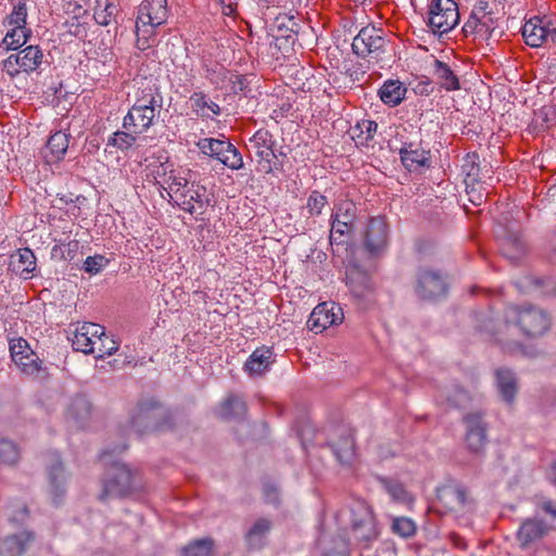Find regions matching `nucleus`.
Returning <instances> with one entry per match:
<instances>
[{"label": "nucleus", "mask_w": 556, "mask_h": 556, "mask_svg": "<svg viewBox=\"0 0 556 556\" xmlns=\"http://www.w3.org/2000/svg\"><path fill=\"white\" fill-rule=\"evenodd\" d=\"M549 328L551 318L543 309L535 306H513L505 311L504 319L497 323L492 334L505 350L515 352L521 348L518 333L526 338H538Z\"/></svg>", "instance_id": "f257e3e1"}, {"label": "nucleus", "mask_w": 556, "mask_h": 556, "mask_svg": "<svg viewBox=\"0 0 556 556\" xmlns=\"http://www.w3.org/2000/svg\"><path fill=\"white\" fill-rule=\"evenodd\" d=\"M163 105L162 93L153 81L138 89L136 102L123 119V127L135 134H143L154 123Z\"/></svg>", "instance_id": "f03ea898"}, {"label": "nucleus", "mask_w": 556, "mask_h": 556, "mask_svg": "<svg viewBox=\"0 0 556 556\" xmlns=\"http://www.w3.org/2000/svg\"><path fill=\"white\" fill-rule=\"evenodd\" d=\"M164 176V184L167 185L164 189L174 204L191 215H202L205 212L208 201L205 199L206 189L203 186L189 182L175 170Z\"/></svg>", "instance_id": "7ed1b4c3"}, {"label": "nucleus", "mask_w": 556, "mask_h": 556, "mask_svg": "<svg viewBox=\"0 0 556 556\" xmlns=\"http://www.w3.org/2000/svg\"><path fill=\"white\" fill-rule=\"evenodd\" d=\"M168 17L167 0H143L137 13V48L144 51L156 42L155 29Z\"/></svg>", "instance_id": "20e7f679"}, {"label": "nucleus", "mask_w": 556, "mask_h": 556, "mask_svg": "<svg viewBox=\"0 0 556 556\" xmlns=\"http://www.w3.org/2000/svg\"><path fill=\"white\" fill-rule=\"evenodd\" d=\"M437 497L445 514H453L456 519L468 523V515L476 508V501L469 489L458 482L446 483L437 490Z\"/></svg>", "instance_id": "39448f33"}, {"label": "nucleus", "mask_w": 556, "mask_h": 556, "mask_svg": "<svg viewBox=\"0 0 556 556\" xmlns=\"http://www.w3.org/2000/svg\"><path fill=\"white\" fill-rule=\"evenodd\" d=\"M170 427L172 418L168 409L154 401L140 403L130 420V428L138 435Z\"/></svg>", "instance_id": "423d86ee"}, {"label": "nucleus", "mask_w": 556, "mask_h": 556, "mask_svg": "<svg viewBox=\"0 0 556 556\" xmlns=\"http://www.w3.org/2000/svg\"><path fill=\"white\" fill-rule=\"evenodd\" d=\"M10 355L14 364L27 377L45 380L49 377L43 361L33 351L27 340L8 336Z\"/></svg>", "instance_id": "0eeeda50"}, {"label": "nucleus", "mask_w": 556, "mask_h": 556, "mask_svg": "<svg viewBox=\"0 0 556 556\" xmlns=\"http://www.w3.org/2000/svg\"><path fill=\"white\" fill-rule=\"evenodd\" d=\"M351 531L361 549L369 548L378 540L376 518L365 502H357L351 507Z\"/></svg>", "instance_id": "6e6552de"}, {"label": "nucleus", "mask_w": 556, "mask_h": 556, "mask_svg": "<svg viewBox=\"0 0 556 556\" xmlns=\"http://www.w3.org/2000/svg\"><path fill=\"white\" fill-rule=\"evenodd\" d=\"M357 222V206L349 199H342L334 203L330 216V243L341 244L354 233Z\"/></svg>", "instance_id": "1a4fd4ad"}, {"label": "nucleus", "mask_w": 556, "mask_h": 556, "mask_svg": "<svg viewBox=\"0 0 556 556\" xmlns=\"http://www.w3.org/2000/svg\"><path fill=\"white\" fill-rule=\"evenodd\" d=\"M136 488L135 473L125 464L115 463L106 470L99 498L100 501H106L112 497H123Z\"/></svg>", "instance_id": "9d476101"}, {"label": "nucleus", "mask_w": 556, "mask_h": 556, "mask_svg": "<svg viewBox=\"0 0 556 556\" xmlns=\"http://www.w3.org/2000/svg\"><path fill=\"white\" fill-rule=\"evenodd\" d=\"M414 292L422 301H437L447 293V282L441 270L419 267L415 275Z\"/></svg>", "instance_id": "9b49d317"}, {"label": "nucleus", "mask_w": 556, "mask_h": 556, "mask_svg": "<svg viewBox=\"0 0 556 556\" xmlns=\"http://www.w3.org/2000/svg\"><path fill=\"white\" fill-rule=\"evenodd\" d=\"M250 150L254 151L257 157V170L263 174H270L281 168L275 153L276 140L267 129H258L249 140Z\"/></svg>", "instance_id": "f8f14e48"}, {"label": "nucleus", "mask_w": 556, "mask_h": 556, "mask_svg": "<svg viewBox=\"0 0 556 556\" xmlns=\"http://www.w3.org/2000/svg\"><path fill=\"white\" fill-rule=\"evenodd\" d=\"M459 22L457 3L454 0H432L428 10V26L434 34L443 35Z\"/></svg>", "instance_id": "ddd939ff"}, {"label": "nucleus", "mask_w": 556, "mask_h": 556, "mask_svg": "<svg viewBox=\"0 0 556 556\" xmlns=\"http://www.w3.org/2000/svg\"><path fill=\"white\" fill-rule=\"evenodd\" d=\"M200 150L210 155L232 170L243 167V159L240 151L229 141L215 138H204L199 141Z\"/></svg>", "instance_id": "4468645a"}, {"label": "nucleus", "mask_w": 556, "mask_h": 556, "mask_svg": "<svg viewBox=\"0 0 556 556\" xmlns=\"http://www.w3.org/2000/svg\"><path fill=\"white\" fill-rule=\"evenodd\" d=\"M386 45L387 39L383 36V30L368 25L363 27L354 37L352 50L357 56H370L378 61L381 53L384 52Z\"/></svg>", "instance_id": "2eb2a0df"}, {"label": "nucleus", "mask_w": 556, "mask_h": 556, "mask_svg": "<svg viewBox=\"0 0 556 556\" xmlns=\"http://www.w3.org/2000/svg\"><path fill=\"white\" fill-rule=\"evenodd\" d=\"M465 443L471 453L480 454L484 451L488 443V425L483 415L480 413H469L464 416Z\"/></svg>", "instance_id": "dca6fc26"}, {"label": "nucleus", "mask_w": 556, "mask_h": 556, "mask_svg": "<svg viewBox=\"0 0 556 556\" xmlns=\"http://www.w3.org/2000/svg\"><path fill=\"white\" fill-rule=\"evenodd\" d=\"M343 318V311L339 304L334 302H323L311 313L307 327L309 330L319 333L328 327L340 325Z\"/></svg>", "instance_id": "f3484780"}, {"label": "nucleus", "mask_w": 556, "mask_h": 556, "mask_svg": "<svg viewBox=\"0 0 556 556\" xmlns=\"http://www.w3.org/2000/svg\"><path fill=\"white\" fill-rule=\"evenodd\" d=\"M475 16H478L480 24V42L484 41L491 46L498 41L504 31L500 27L498 18L493 12L486 11V3L480 2L475 7Z\"/></svg>", "instance_id": "a211bd4d"}, {"label": "nucleus", "mask_w": 556, "mask_h": 556, "mask_svg": "<svg viewBox=\"0 0 556 556\" xmlns=\"http://www.w3.org/2000/svg\"><path fill=\"white\" fill-rule=\"evenodd\" d=\"M551 531V527L541 518L531 517L525 519L516 533V540L520 548L526 549L533 543L545 538Z\"/></svg>", "instance_id": "6ab92c4d"}, {"label": "nucleus", "mask_w": 556, "mask_h": 556, "mask_svg": "<svg viewBox=\"0 0 556 556\" xmlns=\"http://www.w3.org/2000/svg\"><path fill=\"white\" fill-rule=\"evenodd\" d=\"M98 333L103 334V327L93 323H84L78 325L68 339L72 342L74 351L84 354H92L94 352V337Z\"/></svg>", "instance_id": "aec40b11"}, {"label": "nucleus", "mask_w": 556, "mask_h": 556, "mask_svg": "<svg viewBox=\"0 0 556 556\" xmlns=\"http://www.w3.org/2000/svg\"><path fill=\"white\" fill-rule=\"evenodd\" d=\"M275 363V353L273 348L261 346L252 352L243 365L244 371L250 377H261L270 369Z\"/></svg>", "instance_id": "412c9836"}, {"label": "nucleus", "mask_w": 556, "mask_h": 556, "mask_svg": "<svg viewBox=\"0 0 556 556\" xmlns=\"http://www.w3.org/2000/svg\"><path fill=\"white\" fill-rule=\"evenodd\" d=\"M549 20L533 17L522 26V37L528 46L539 48L549 42Z\"/></svg>", "instance_id": "4be33fe9"}, {"label": "nucleus", "mask_w": 556, "mask_h": 556, "mask_svg": "<svg viewBox=\"0 0 556 556\" xmlns=\"http://www.w3.org/2000/svg\"><path fill=\"white\" fill-rule=\"evenodd\" d=\"M387 239L388 227L386 222L380 217L371 218L365 233L366 249L371 253L378 252L386 245Z\"/></svg>", "instance_id": "5701e85b"}, {"label": "nucleus", "mask_w": 556, "mask_h": 556, "mask_svg": "<svg viewBox=\"0 0 556 556\" xmlns=\"http://www.w3.org/2000/svg\"><path fill=\"white\" fill-rule=\"evenodd\" d=\"M34 541V533L23 531L8 535L0 542V556H22Z\"/></svg>", "instance_id": "b1692460"}, {"label": "nucleus", "mask_w": 556, "mask_h": 556, "mask_svg": "<svg viewBox=\"0 0 556 556\" xmlns=\"http://www.w3.org/2000/svg\"><path fill=\"white\" fill-rule=\"evenodd\" d=\"M403 165L410 172L422 167H430V152L424 149H413V144H405L400 150Z\"/></svg>", "instance_id": "393cba45"}, {"label": "nucleus", "mask_w": 556, "mask_h": 556, "mask_svg": "<svg viewBox=\"0 0 556 556\" xmlns=\"http://www.w3.org/2000/svg\"><path fill=\"white\" fill-rule=\"evenodd\" d=\"M271 528L273 521L269 518L261 517L256 519L244 535L249 548H262Z\"/></svg>", "instance_id": "a878e982"}, {"label": "nucleus", "mask_w": 556, "mask_h": 556, "mask_svg": "<svg viewBox=\"0 0 556 556\" xmlns=\"http://www.w3.org/2000/svg\"><path fill=\"white\" fill-rule=\"evenodd\" d=\"M433 76L437 84L446 91H456L460 89V81L457 74L443 61L434 60Z\"/></svg>", "instance_id": "bb28decb"}, {"label": "nucleus", "mask_w": 556, "mask_h": 556, "mask_svg": "<svg viewBox=\"0 0 556 556\" xmlns=\"http://www.w3.org/2000/svg\"><path fill=\"white\" fill-rule=\"evenodd\" d=\"M247 410V403L240 395L229 394L220 403L217 415L224 420L240 419L245 416Z\"/></svg>", "instance_id": "cd10ccee"}, {"label": "nucleus", "mask_w": 556, "mask_h": 556, "mask_svg": "<svg viewBox=\"0 0 556 556\" xmlns=\"http://www.w3.org/2000/svg\"><path fill=\"white\" fill-rule=\"evenodd\" d=\"M189 104L192 112L200 117L208 118L220 114V108L217 103L207 98L202 91L193 92L189 98Z\"/></svg>", "instance_id": "c85d7f7f"}, {"label": "nucleus", "mask_w": 556, "mask_h": 556, "mask_svg": "<svg viewBox=\"0 0 556 556\" xmlns=\"http://www.w3.org/2000/svg\"><path fill=\"white\" fill-rule=\"evenodd\" d=\"M10 267L20 276L28 278L36 268L35 254L30 249H20L15 254L11 255Z\"/></svg>", "instance_id": "c756f323"}, {"label": "nucleus", "mask_w": 556, "mask_h": 556, "mask_svg": "<svg viewBox=\"0 0 556 556\" xmlns=\"http://www.w3.org/2000/svg\"><path fill=\"white\" fill-rule=\"evenodd\" d=\"M346 286L355 298H363L370 289V278L356 266L348 267Z\"/></svg>", "instance_id": "7c9ffc66"}, {"label": "nucleus", "mask_w": 556, "mask_h": 556, "mask_svg": "<svg viewBox=\"0 0 556 556\" xmlns=\"http://www.w3.org/2000/svg\"><path fill=\"white\" fill-rule=\"evenodd\" d=\"M271 31L276 41L285 40L287 43H293L298 35V23L291 16L280 15L276 17Z\"/></svg>", "instance_id": "2f4dec72"}, {"label": "nucleus", "mask_w": 556, "mask_h": 556, "mask_svg": "<svg viewBox=\"0 0 556 556\" xmlns=\"http://www.w3.org/2000/svg\"><path fill=\"white\" fill-rule=\"evenodd\" d=\"M91 410L90 401L85 395H76L66 408V417L80 426L90 418Z\"/></svg>", "instance_id": "473e14b6"}, {"label": "nucleus", "mask_w": 556, "mask_h": 556, "mask_svg": "<svg viewBox=\"0 0 556 556\" xmlns=\"http://www.w3.org/2000/svg\"><path fill=\"white\" fill-rule=\"evenodd\" d=\"M407 89L400 80H387L379 89L381 101L389 106L399 105L405 98Z\"/></svg>", "instance_id": "72a5a7b5"}, {"label": "nucleus", "mask_w": 556, "mask_h": 556, "mask_svg": "<svg viewBox=\"0 0 556 556\" xmlns=\"http://www.w3.org/2000/svg\"><path fill=\"white\" fill-rule=\"evenodd\" d=\"M495 378L498 391L504 401L511 403L517 393V380L515 374L507 368H497Z\"/></svg>", "instance_id": "f704fd0d"}, {"label": "nucleus", "mask_w": 556, "mask_h": 556, "mask_svg": "<svg viewBox=\"0 0 556 556\" xmlns=\"http://www.w3.org/2000/svg\"><path fill=\"white\" fill-rule=\"evenodd\" d=\"M378 124L370 119H361L351 128V137L356 144L368 147L377 134Z\"/></svg>", "instance_id": "c9c22d12"}, {"label": "nucleus", "mask_w": 556, "mask_h": 556, "mask_svg": "<svg viewBox=\"0 0 556 556\" xmlns=\"http://www.w3.org/2000/svg\"><path fill=\"white\" fill-rule=\"evenodd\" d=\"M23 72L30 73L39 68L43 60V53L38 46H27L16 53Z\"/></svg>", "instance_id": "e433bc0d"}, {"label": "nucleus", "mask_w": 556, "mask_h": 556, "mask_svg": "<svg viewBox=\"0 0 556 556\" xmlns=\"http://www.w3.org/2000/svg\"><path fill=\"white\" fill-rule=\"evenodd\" d=\"M68 135L63 131H56L51 135L47 142V150L50 153V162H56L63 159L68 149Z\"/></svg>", "instance_id": "4c0bfd02"}, {"label": "nucleus", "mask_w": 556, "mask_h": 556, "mask_svg": "<svg viewBox=\"0 0 556 556\" xmlns=\"http://www.w3.org/2000/svg\"><path fill=\"white\" fill-rule=\"evenodd\" d=\"M49 481L51 485V493L53 495V501L58 503L65 494L64 489V468L62 463L56 460L49 469Z\"/></svg>", "instance_id": "58836bf2"}, {"label": "nucleus", "mask_w": 556, "mask_h": 556, "mask_svg": "<svg viewBox=\"0 0 556 556\" xmlns=\"http://www.w3.org/2000/svg\"><path fill=\"white\" fill-rule=\"evenodd\" d=\"M215 542L211 538L198 539L180 549V556H213Z\"/></svg>", "instance_id": "ea45409f"}, {"label": "nucleus", "mask_w": 556, "mask_h": 556, "mask_svg": "<svg viewBox=\"0 0 556 556\" xmlns=\"http://www.w3.org/2000/svg\"><path fill=\"white\" fill-rule=\"evenodd\" d=\"M30 30L26 27H12L3 38L0 47L5 50H17L24 46L29 37Z\"/></svg>", "instance_id": "a19ab883"}, {"label": "nucleus", "mask_w": 556, "mask_h": 556, "mask_svg": "<svg viewBox=\"0 0 556 556\" xmlns=\"http://www.w3.org/2000/svg\"><path fill=\"white\" fill-rule=\"evenodd\" d=\"M333 452L341 463H348L354 455V439L350 431H344L341 439L332 444Z\"/></svg>", "instance_id": "79ce46f5"}, {"label": "nucleus", "mask_w": 556, "mask_h": 556, "mask_svg": "<svg viewBox=\"0 0 556 556\" xmlns=\"http://www.w3.org/2000/svg\"><path fill=\"white\" fill-rule=\"evenodd\" d=\"M94 352L92 353L96 358H104L115 353L118 349V343L103 330V334L98 333L94 337Z\"/></svg>", "instance_id": "37998d69"}, {"label": "nucleus", "mask_w": 556, "mask_h": 556, "mask_svg": "<svg viewBox=\"0 0 556 556\" xmlns=\"http://www.w3.org/2000/svg\"><path fill=\"white\" fill-rule=\"evenodd\" d=\"M381 483L384 488V490L391 495V497L394 501L401 502V503H408L412 501V497L405 486L392 479L383 478L381 479Z\"/></svg>", "instance_id": "c03bdc74"}, {"label": "nucleus", "mask_w": 556, "mask_h": 556, "mask_svg": "<svg viewBox=\"0 0 556 556\" xmlns=\"http://www.w3.org/2000/svg\"><path fill=\"white\" fill-rule=\"evenodd\" d=\"M20 459V450L17 445L8 439L0 438V463L4 465H14Z\"/></svg>", "instance_id": "a18cd8bd"}, {"label": "nucleus", "mask_w": 556, "mask_h": 556, "mask_svg": "<svg viewBox=\"0 0 556 556\" xmlns=\"http://www.w3.org/2000/svg\"><path fill=\"white\" fill-rule=\"evenodd\" d=\"M502 252L510 260H517L525 253V244L516 235L508 236L502 243Z\"/></svg>", "instance_id": "49530a36"}, {"label": "nucleus", "mask_w": 556, "mask_h": 556, "mask_svg": "<svg viewBox=\"0 0 556 556\" xmlns=\"http://www.w3.org/2000/svg\"><path fill=\"white\" fill-rule=\"evenodd\" d=\"M137 135L134 131L126 130H117L109 138V146L115 147L119 150H127L131 148L136 140Z\"/></svg>", "instance_id": "de8ad7c7"}, {"label": "nucleus", "mask_w": 556, "mask_h": 556, "mask_svg": "<svg viewBox=\"0 0 556 556\" xmlns=\"http://www.w3.org/2000/svg\"><path fill=\"white\" fill-rule=\"evenodd\" d=\"M391 529L393 533L402 538H410L416 533V523L407 517H395L392 520Z\"/></svg>", "instance_id": "09e8293b"}, {"label": "nucleus", "mask_w": 556, "mask_h": 556, "mask_svg": "<svg viewBox=\"0 0 556 556\" xmlns=\"http://www.w3.org/2000/svg\"><path fill=\"white\" fill-rule=\"evenodd\" d=\"M27 20V8L24 1H18L11 12V14L4 20V24L12 27H26Z\"/></svg>", "instance_id": "8fccbe9b"}, {"label": "nucleus", "mask_w": 556, "mask_h": 556, "mask_svg": "<svg viewBox=\"0 0 556 556\" xmlns=\"http://www.w3.org/2000/svg\"><path fill=\"white\" fill-rule=\"evenodd\" d=\"M110 264V260L102 255L96 254L93 256H88L83 265V270L89 275H97L102 271Z\"/></svg>", "instance_id": "3c124183"}, {"label": "nucleus", "mask_w": 556, "mask_h": 556, "mask_svg": "<svg viewBox=\"0 0 556 556\" xmlns=\"http://www.w3.org/2000/svg\"><path fill=\"white\" fill-rule=\"evenodd\" d=\"M327 204V197L313 190L307 198L306 207L311 216H319Z\"/></svg>", "instance_id": "603ef678"}, {"label": "nucleus", "mask_w": 556, "mask_h": 556, "mask_svg": "<svg viewBox=\"0 0 556 556\" xmlns=\"http://www.w3.org/2000/svg\"><path fill=\"white\" fill-rule=\"evenodd\" d=\"M8 515L11 522L22 523L28 518V509L24 503H13L8 507Z\"/></svg>", "instance_id": "864d4df0"}, {"label": "nucleus", "mask_w": 556, "mask_h": 556, "mask_svg": "<svg viewBox=\"0 0 556 556\" xmlns=\"http://www.w3.org/2000/svg\"><path fill=\"white\" fill-rule=\"evenodd\" d=\"M479 156L477 153L467 154L465 162L463 164V169L466 173L467 177L472 181L479 179L480 167L477 163Z\"/></svg>", "instance_id": "5fc2aeb1"}, {"label": "nucleus", "mask_w": 556, "mask_h": 556, "mask_svg": "<svg viewBox=\"0 0 556 556\" xmlns=\"http://www.w3.org/2000/svg\"><path fill=\"white\" fill-rule=\"evenodd\" d=\"M116 12V7L112 3H108L104 9L96 10L94 20L99 25L108 26Z\"/></svg>", "instance_id": "6e6d98bb"}, {"label": "nucleus", "mask_w": 556, "mask_h": 556, "mask_svg": "<svg viewBox=\"0 0 556 556\" xmlns=\"http://www.w3.org/2000/svg\"><path fill=\"white\" fill-rule=\"evenodd\" d=\"M2 68L12 78L17 76L21 72H23L21 62L18 60V55H16V53L9 55L2 62Z\"/></svg>", "instance_id": "4d7b16f0"}, {"label": "nucleus", "mask_w": 556, "mask_h": 556, "mask_svg": "<svg viewBox=\"0 0 556 556\" xmlns=\"http://www.w3.org/2000/svg\"><path fill=\"white\" fill-rule=\"evenodd\" d=\"M463 30L466 36L473 35L475 39L480 41V24L478 16H475V9L472 10L467 22L465 23Z\"/></svg>", "instance_id": "13d9d810"}, {"label": "nucleus", "mask_w": 556, "mask_h": 556, "mask_svg": "<svg viewBox=\"0 0 556 556\" xmlns=\"http://www.w3.org/2000/svg\"><path fill=\"white\" fill-rule=\"evenodd\" d=\"M447 401L451 403L452 406L460 407L464 406L469 401V395L465 390L456 388L455 394L453 396H448Z\"/></svg>", "instance_id": "bf43d9fd"}, {"label": "nucleus", "mask_w": 556, "mask_h": 556, "mask_svg": "<svg viewBox=\"0 0 556 556\" xmlns=\"http://www.w3.org/2000/svg\"><path fill=\"white\" fill-rule=\"evenodd\" d=\"M263 494H264V498H265L266 503H269V504L278 503L279 492L275 485H273L270 483L264 484Z\"/></svg>", "instance_id": "052dcab7"}, {"label": "nucleus", "mask_w": 556, "mask_h": 556, "mask_svg": "<svg viewBox=\"0 0 556 556\" xmlns=\"http://www.w3.org/2000/svg\"><path fill=\"white\" fill-rule=\"evenodd\" d=\"M229 81L232 84L231 91L235 93L241 92L247 88L244 76L230 74Z\"/></svg>", "instance_id": "680f3d73"}, {"label": "nucleus", "mask_w": 556, "mask_h": 556, "mask_svg": "<svg viewBox=\"0 0 556 556\" xmlns=\"http://www.w3.org/2000/svg\"><path fill=\"white\" fill-rule=\"evenodd\" d=\"M64 247H65V250L63 251V258L67 260V261H72L76 256V254L79 250V241L72 240V241L67 242Z\"/></svg>", "instance_id": "e2e57ef3"}, {"label": "nucleus", "mask_w": 556, "mask_h": 556, "mask_svg": "<svg viewBox=\"0 0 556 556\" xmlns=\"http://www.w3.org/2000/svg\"><path fill=\"white\" fill-rule=\"evenodd\" d=\"M540 508L552 518L556 519V503L552 500H544L540 503Z\"/></svg>", "instance_id": "0e129e2a"}, {"label": "nucleus", "mask_w": 556, "mask_h": 556, "mask_svg": "<svg viewBox=\"0 0 556 556\" xmlns=\"http://www.w3.org/2000/svg\"><path fill=\"white\" fill-rule=\"evenodd\" d=\"M448 538H450V541L453 544V546H455L456 548H459V549L467 548V543L465 542L464 538H462L456 532H451Z\"/></svg>", "instance_id": "69168bd1"}, {"label": "nucleus", "mask_w": 556, "mask_h": 556, "mask_svg": "<svg viewBox=\"0 0 556 556\" xmlns=\"http://www.w3.org/2000/svg\"><path fill=\"white\" fill-rule=\"evenodd\" d=\"M549 42L556 45V20H549Z\"/></svg>", "instance_id": "338daca9"}, {"label": "nucleus", "mask_w": 556, "mask_h": 556, "mask_svg": "<svg viewBox=\"0 0 556 556\" xmlns=\"http://www.w3.org/2000/svg\"><path fill=\"white\" fill-rule=\"evenodd\" d=\"M552 482L556 485V462L552 466Z\"/></svg>", "instance_id": "774afa93"}]
</instances>
